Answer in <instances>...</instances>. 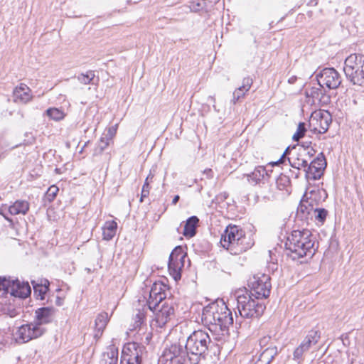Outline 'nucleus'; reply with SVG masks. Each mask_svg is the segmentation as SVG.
Here are the masks:
<instances>
[{"label": "nucleus", "mask_w": 364, "mask_h": 364, "mask_svg": "<svg viewBox=\"0 0 364 364\" xmlns=\"http://www.w3.org/2000/svg\"><path fill=\"white\" fill-rule=\"evenodd\" d=\"M310 144H311V142L306 143V144H297L296 146H304L305 147V146H311Z\"/></svg>", "instance_id": "nucleus-55"}, {"label": "nucleus", "mask_w": 364, "mask_h": 364, "mask_svg": "<svg viewBox=\"0 0 364 364\" xmlns=\"http://www.w3.org/2000/svg\"><path fill=\"white\" fill-rule=\"evenodd\" d=\"M0 291L2 295L10 294L14 297L24 299L31 293V288L28 282H21L18 279L10 280L0 277Z\"/></svg>", "instance_id": "nucleus-8"}, {"label": "nucleus", "mask_w": 364, "mask_h": 364, "mask_svg": "<svg viewBox=\"0 0 364 364\" xmlns=\"http://www.w3.org/2000/svg\"><path fill=\"white\" fill-rule=\"evenodd\" d=\"M109 139L106 138L105 136H102L100 138V142L98 144L97 147L95 149V154H101L109 144Z\"/></svg>", "instance_id": "nucleus-41"}, {"label": "nucleus", "mask_w": 364, "mask_h": 364, "mask_svg": "<svg viewBox=\"0 0 364 364\" xmlns=\"http://www.w3.org/2000/svg\"><path fill=\"white\" fill-rule=\"evenodd\" d=\"M161 284H154L149 294V298L156 300L158 303H161L165 298L164 294L161 293Z\"/></svg>", "instance_id": "nucleus-31"}, {"label": "nucleus", "mask_w": 364, "mask_h": 364, "mask_svg": "<svg viewBox=\"0 0 364 364\" xmlns=\"http://www.w3.org/2000/svg\"><path fill=\"white\" fill-rule=\"evenodd\" d=\"M307 97L313 98L314 102L317 100L321 101V97L323 95V90L320 88L312 87L310 90L306 92Z\"/></svg>", "instance_id": "nucleus-39"}, {"label": "nucleus", "mask_w": 364, "mask_h": 364, "mask_svg": "<svg viewBox=\"0 0 364 364\" xmlns=\"http://www.w3.org/2000/svg\"><path fill=\"white\" fill-rule=\"evenodd\" d=\"M188 354L185 345L173 343L164 349L159 361L164 364H186L190 363Z\"/></svg>", "instance_id": "nucleus-7"}, {"label": "nucleus", "mask_w": 364, "mask_h": 364, "mask_svg": "<svg viewBox=\"0 0 364 364\" xmlns=\"http://www.w3.org/2000/svg\"><path fill=\"white\" fill-rule=\"evenodd\" d=\"M153 177H154V176L151 173H149L148 175V176L146 177V178L145 179L144 183L147 182V183H150V182L152 181Z\"/></svg>", "instance_id": "nucleus-53"}, {"label": "nucleus", "mask_w": 364, "mask_h": 364, "mask_svg": "<svg viewBox=\"0 0 364 364\" xmlns=\"http://www.w3.org/2000/svg\"><path fill=\"white\" fill-rule=\"evenodd\" d=\"M316 154V151L311 146H288L283 153L281 158L274 164H279L284 162L286 157L289 165L298 170L301 168L304 169L308 166L309 161Z\"/></svg>", "instance_id": "nucleus-5"}, {"label": "nucleus", "mask_w": 364, "mask_h": 364, "mask_svg": "<svg viewBox=\"0 0 364 364\" xmlns=\"http://www.w3.org/2000/svg\"><path fill=\"white\" fill-rule=\"evenodd\" d=\"M326 167V160L321 152L309 164H308V166L304 169L306 178L312 180L320 178Z\"/></svg>", "instance_id": "nucleus-14"}, {"label": "nucleus", "mask_w": 364, "mask_h": 364, "mask_svg": "<svg viewBox=\"0 0 364 364\" xmlns=\"http://www.w3.org/2000/svg\"><path fill=\"white\" fill-rule=\"evenodd\" d=\"M321 338V333L319 331L312 329L309 331L304 339L301 343L306 346V348L310 350L311 346L316 345Z\"/></svg>", "instance_id": "nucleus-28"}, {"label": "nucleus", "mask_w": 364, "mask_h": 364, "mask_svg": "<svg viewBox=\"0 0 364 364\" xmlns=\"http://www.w3.org/2000/svg\"><path fill=\"white\" fill-rule=\"evenodd\" d=\"M45 329L33 323L22 325L16 332V340L21 343H26L42 336Z\"/></svg>", "instance_id": "nucleus-13"}, {"label": "nucleus", "mask_w": 364, "mask_h": 364, "mask_svg": "<svg viewBox=\"0 0 364 364\" xmlns=\"http://www.w3.org/2000/svg\"><path fill=\"white\" fill-rule=\"evenodd\" d=\"M278 353L279 350L276 346H267L259 355L260 362L269 364Z\"/></svg>", "instance_id": "nucleus-26"}, {"label": "nucleus", "mask_w": 364, "mask_h": 364, "mask_svg": "<svg viewBox=\"0 0 364 364\" xmlns=\"http://www.w3.org/2000/svg\"><path fill=\"white\" fill-rule=\"evenodd\" d=\"M316 120V127L314 128V132L319 134L326 133L332 122L331 114L328 111L319 112L314 117L313 121Z\"/></svg>", "instance_id": "nucleus-16"}, {"label": "nucleus", "mask_w": 364, "mask_h": 364, "mask_svg": "<svg viewBox=\"0 0 364 364\" xmlns=\"http://www.w3.org/2000/svg\"><path fill=\"white\" fill-rule=\"evenodd\" d=\"M252 296L247 293L237 296L238 311L243 318H259L263 314L266 309L263 302L253 299Z\"/></svg>", "instance_id": "nucleus-6"}, {"label": "nucleus", "mask_w": 364, "mask_h": 364, "mask_svg": "<svg viewBox=\"0 0 364 364\" xmlns=\"http://www.w3.org/2000/svg\"><path fill=\"white\" fill-rule=\"evenodd\" d=\"M259 195L265 200H273L277 198L274 188L265 183H263V186H261Z\"/></svg>", "instance_id": "nucleus-30"}, {"label": "nucleus", "mask_w": 364, "mask_h": 364, "mask_svg": "<svg viewBox=\"0 0 364 364\" xmlns=\"http://www.w3.org/2000/svg\"><path fill=\"white\" fill-rule=\"evenodd\" d=\"M95 77L93 71L90 70L86 74H80L77 76V80L84 85H89L92 82Z\"/></svg>", "instance_id": "nucleus-37"}, {"label": "nucleus", "mask_w": 364, "mask_h": 364, "mask_svg": "<svg viewBox=\"0 0 364 364\" xmlns=\"http://www.w3.org/2000/svg\"><path fill=\"white\" fill-rule=\"evenodd\" d=\"M148 196H142V193H141V197L139 201L142 203L144 200V198H147Z\"/></svg>", "instance_id": "nucleus-56"}, {"label": "nucleus", "mask_w": 364, "mask_h": 364, "mask_svg": "<svg viewBox=\"0 0 364 364\" xmlns=\"http://www.w3.org/2000/svg\"><path fill=\"white\" fill-rule=\"evenodd\" d=\"M361 70L360 68L358 67L355 69H353V75H346V77L354 85H363L364 84V79L360 80V77H361ZM363 75H362L363 76Z\"/></svg>", "instance_id": "nucleus-33"}, {"label": "nucleus", "mask_w": 364, "mask_h": 364, "mask_svg": "<svg viewBox=\"0 0 364 364\" xmlns=\"http://www.w3.org/2000/svg\"><path fill=\"white\" fill-rule=\"evenodd\" d=\"M271 341V337L269 336H265L262 338H261L259 341V346L261 348L267 347L269 344V343Z\"/></svg>", "instance_id": "nucleus-47"}, {"label": "nucleus", "mask_w": 364, "mask_h": 364, "mask_svg": "<svg viewBox=\"0 0 364 364\" xmlns=\"http://www.w3.org/2000/svg\"><path fill=\"white\" fill-rule=\"evenodd\" d=\"M55 309L53 307H42L36 311V323L40 326L42 324L48 323L52 321Z\"/></svg>", "instance_id": "nucleus-18"}, {"label": "nucleus", "mask_w": 364, "mask_h": 364, "mask_svg": "<svg viewBox=\"0 0 364 364\" xmlns=\"http://www.w3.org/2000/svg\"><path fill=\"white\" fill-rule=\"evenodd\" d=\"M151 186L149 183H144L142 186L141 193L142 196H149Z\"/></svg>", "instance_id": "nucleus-48"}, {"label": "nucleus", "mask_w": 364, "mask_h": 364, "mask_svg": "<svg viewBox=\"0 0 364 364\" xmlns=\"http://www.w3.org/2000/svg\"><path fill=\"white\" fill-rule=\"evenodd\" d=\"M118 348L114 345L108 346L101 355L99 364H117Z\"/></svg>", "instance_id": "nucleus-19"}, {"label": "nucleus", "mask_w": 364, "mask_h": 364, "mask_svg": "<svg viewBox=\"0 0 364 364\" xmlns=\"http://www.w3.org/2000/svg\"><path fill=\"white\" fill-rule=\"evenodd\" d=\"M362 63H360V70H361V75H363V76H361L360 77V80H361L362 79H364V55L363 57V59H362Z\"/></svg>", "instance_id": "nucleus-51"}, {"label": "nucleus", "mask_w": 364, "mask_h": 364, "mask_svg": "<svg viewBox=\"0 0 364 364\" xmlns=\"http://www.w3.org/2000/svg\"><path fill=\"white\" fill-rule=\"evenodd\" d=\"M309 350L306 348L305 345L300 343V345L294 350L293 353V359L298 363H300L301 360H303L304 354Z\"/></svg>", "instance_id": "nucleus-34"}, {"label": "nucleus", "mask_w": 364, "mask_h": 364, "mask_svg": "<svg viewBox=\"0 0 364 364\" xmlns=\"http://www.w3.org/2000/svg\"><path fill=\"white\" fill-rule=\"evenodd\" d=\"M14 101L26 104L32 100L31 90L24 83H21L13 91Z\"/></svg>", "instance_id": "nucleus-17"}, {"label": "nucleus", "mask_w": 364, "mask_h": 364, "mask_svg": "<svg viewBox=\"0 0 364 364\" xmlns=\"http://www.w3.org/2000/svg\"><path fill=\"white\" fill-rule=\"evenodd\" d=\"M247 91H245V89H242L241 87H239L237 89L235 90L233 92V97H232V102L235 104L237 101L240 100V98L243 97L245 95V92Z\"/></svg>", "instance_id": "nucleus-44"}, {"label": "nucleus", "mask_w": 364, "mask_h": 364, "mask_svg": "<svg viewBox=\"0 0 364 364\" xmlns=\"http://www.w3.org/2000/svg\"><path fill=\"white\" fill-rule=\"evenodd\" d=\"M306 132V124L304 122H299L296 133L293 135L292 139L294 141H297L302 138Z\"/></svg>", "instance_id": "nucleus-38"}, {"label": "nucleus", "mask_w": 364, "mask_h": 364, "mask_svg": "<svg viewBox=\"0 0 364 364\" xmlns=\"http://www.w3.org/2000/svg\"><path fill=\"white\" fill-rule=\"evenodd\" d=\"M31 284L34 295L36 298L41 300L44 299L45 294L49 289L50 282L48 280L46 279H38L37 280H32Z\"/></svg>", "instance_id": "nucleus-20"}, {"label": "nucleus", "mask_w": 364, "mask_h": 364, "mask_svg": "<svg viewBox=\"0 0 364 364\" xmlns=\"http://www.w3.org/2000/svg\"><path fill=\"white\" fill-rule=\"evenodd\" d=\"M253 80L251 77H245L242 80V84L240 86L242 89H245V91H249L252 85Z\"/></svg>", "instance_id": "nucleus-46"}, {"label": "nucleus", "mask_w": 364, "mask_h": 364, "mask_svg": "<svg viewBox=\"0 0 364 364\" xmlns=\"http://www.w3.org/2000/svg\"><path fill=\"white\" fill-rule=\"evenodd\" d=\"M186 253L181 246L176 247L169 255L168 268L170 275L178 281L181 278V270L184 267Z\"/></svg>", "instance_id": "nucleus-11"}, {"label": "nucleus", "mask_w": 364, "mask_h": 364, "mask_svg": "<svg viewBox=\"0 0 364 364\" xmlns=\"http://www.w3.org/2000/svg\"><path fill=\"white\" fill-rule=\"evenodd\" d=\"M270 279L266 274H257L250 279L248 285L251 288V295L257 299L267 298L272 288Z\"/></svg>", "instance_id": "nucleus-9"}, {"label": "nucleus", "mask_w": 364, "mask_h": 364, "mask_svg": "<svg viewBox=\"0 0 364 364\" xmlns=\"http://www.w3.org/2000/svg\"><path fill=\"white\" fill-rule=\"evenodd\" d=\"M277 188L279 191H285L286 195L291 193V181L289 176L284 174H280L276 180Z\"/></svg>", "instance_id": "nucleus-29"}, {"label": "nucleus", "mask_w": 364, "mask_h": 364, "mask_svg": "<svg viewBox=\"0 0 364 364\" xmlns=\"http://www.w3.org/2000/svg\"><path fill=\"white\" fill-rule=\"evenodd\" d=\"M314 206L309 200H301L297 208V214L309 215L313 211Z\"/></svg>", "instance_id": "nucleus-32"}, {"label": "nucleus", "mask_w": 364, "mask_h": 364, "mask_svg": "<svg viewBox=\"0 0 364 364\" xmlns=\"http://www.w3.org/2000/svg\"><path fill=\"white\" fill-rule=\"evenodd\" d=\"M116 129L114 127H109L107 130V133L105 134V137L112 140L116 134Z\"/></svg>", "instance_id": "nucleus-49"}, {"label": "nucleus", "mask_w": 364, "mask_h": 364, "mask_svg": "<svg viewBox=\"0 0 364 364\" xmlns=\"http://www.w3.org/2000/svg\"><path fill=\"white\" fill-rule=\"evenodd\" d=\"M316 238L310 230H293L285 242L286 250L292 259H299L304 257L311 258L318 247H315Z\"/></svg>", "instance_id": "nucleus-1"}, {"label": "nucleus", "mask_w": 364, "mask_h": 364, "mask_svg": "<svg viewBox=\"0 0 364 364\" xmlns=\"http://www.w3.org/2000/svg\"><path fill=\"white\" fill-rule=\"evenodd\" d=\"M201 320L205 325L218 326L220 328L233 323L232 311L223 301L220 304L213 303L204 307Z\"/></svg>", "instance_id": "nucleus-4"}, {"label": "nucleus", "mask_w": 364, "mask_h": 364, "mask_svg": "<svg viewBox=\"0 0 364 364\" xmlns=\"http://www.w3.org/2000/svg\"><path fill=\"white\" fill-rule=\"evenodd\" d=\"M146 348L136 342L128 343L124 346L120 364H141Z\"/></svg>", "instance_id": "nucleus-10"}, {"label": "nucleus", "mask_w": 364, "mask_h": 364, "mask_svg": "<svg viewBox=\"0 0 364 364\" xmlns=\"http://www.w3.org/2000/svg\"><path fill=\"white\" fill-rule=\"evenodd\" d=\"M316 79L321 87H326L328 89H336L341 83L339 73L333 68L323 69L316 75Z\"/></svg>", "instance_id": "nucleus-12"}, {"label": "nucleus", "mask_w": 364, "mask_h": 364, "mask_svg": "<svg viewBox=\"0 0 364 364\" xmlns=\"http://www.w3.org/2000/svg\"><path fill=\"white\" fill-rule=\"evenodd\" d=\"M363 57L360 54H351L346 59L343 68L346 75H353V69L360 67Z\"/></svg>", "instance_id": "nucleus-21"}, {"label": "nucleus", "mask_w": 364, "mask_h": 364, "mask_svg": "<svg viewBox=\"0 0 364 364\" xmlns=\"http://www.w3.org/2000/svg\"><path fill=\"white\" fill-rule=\"evenodd\" d=\"M47 115L52 119L59 121L64 117V113L63 111L57 108H49L46 110Z\"/></svg>", "instance_id": "nucleus-35"}, {"label": "nucleus", "mask_w": 364, "mask_h": 364, "mask_svg": "<svg viewBox=\"0 0 364 364\" xmlns=\"http://www.w3.org/2000/svg\"><path fill=\"white\" fill-rule=\"evenodd\" d=\"M59 189L56 186H51L48 188L47 192L45 194L44 200L49 203H51L55 198Z\"/></svg>", "instance_id": "nucleus-36"}, {"label": "nucleus", "mask_w": 364, "mask_h": 364, "mask_svg": "<svg viewBox=\"0 0 364 364\" xmlns=\"http://www.w3.org/2000/svg\"><path fill=\"white\" fill-rule=\"evenodd\" d=\"M211 339L203 330L193 331L186 338L185 346L189 353L191 364H203L206 360Z\"/></svg>", "instance_id": "nucleus-2"}, {"label": "nucleus", "mask_w": 364, "mask_h": 364, "mask_svg": "<svg viewBox=\"0 0 364 364\" xmlns=\"http://www.w3.org/2000/svg\"><path fill=\"white\" fill-rule=\"evenodd\" d=\"M266 175H267V173L265 167L258 166L252 173L247 174V177L249 182H252L255 184H257L260 182Z\"/></svg>", "instance_id": "nucleus-27"}, {"label": "nucleus", "mask_w": 364, "mask_h": 364, "mask_svg": "<svg viewBox=\"0 0 364 364\" xmlns=\"http://www.w3.org/2000/svg\"><path fill=\"white\" fill-rule=\"evenodd\" d=\"M109 317L107 312H102L97 316L95 321L94 338L98 340L102 335L105 328L108 323Z\"/></svg>", "instance_id": "nucleus-22"}, {"label": "nucleus", "mask_w": 364, "mask_h": 364, "mask_svg": "<svg viewBox=\"0 0 364 364\" xmlns=\"http://www.w3.org/2000/svg\"><path fill=\"white\" fill-rule=\"evenodd\" d=\"M313 211L316 214V220L321 223H323L328 215V211L324 208H314Z\"/></svg>", "instance_id": "nucleus-40"}, {"label": "nucleus", "mask_w": 364, "mask_h": 364, "mask_svg": "<svg viewBox=\"0 0 364 364\" xmlns=\"http://www.w3.org/2000/svg\"><path fill=\"white\" fill-rule=\"evenodd\" d=\"M297 80V77L295 76V75H293L291 77H290L289 79H288V82L289 84H294L296 82V81Z\"/></svg>", "instance_id": "nucleus-52"}, {"label": "nucleus", "mask_w": 364, "mask_h": 364, "mask_svg": "<svg viewBox=\"0 0 364 364\" xmlns=\"http://www.w3.org/2000/svg\"><path fill=\"white\" fill-rule=\"evenodd\" d=\"M321 101L323 104L327 105L330 102V97L328 95H326L324 93L321 97Z\"/></svg>", "instance_id": "nucleus-50"}, {"label": "nucleus", "mask_w": 364, "mask_h": 364, "mask_svg": "<svg viewBox=\"0 0 364 364\" xmlns=\"http://www.w3.org/2000/svg\"><path fill=\"white\" fill-rule=\"evenodd\" d=\"M221 246L234 255H240L249 250L253 245L245 232L236 225H228L221 236Z\"/></svg>", "instance_id": "nucleus-3"}, {"label": "nucleus", "mask_w": 364, "mask_h": 364, "mask_svg": "<svg viewBox=\"0 0 364 364\" xmlns=\"http://www.w3.org/2000/svg\"><path fill=\"white\" fill-rule=\"evenodd\" d=\"M199 223V219L196 216H191L186 221L183 235L186 237H193L196 234V229Z\"/></svg>", "instance_id": "nucleus-23"}, {"label": "nucleus", "mask_w": 364, "mask_h": 364, "mask_svg": "<svg viewBox=\"0 0 364 364\" xmlns=\"http://www.w3.org/2000/svg\"><path fill=\"white\" fill-rule=\"evenodd\" d=\"M179 198H180V197H179V196H178V195L175 196L173 197V198L172 203H173V205H176V204L178 203V201Z\"/></svg>", "instance_id": "nucleus-54"}, {"label": "nucleus", "mask_w": 364, "mask_h": 364, "mask_svg": "<svg viewBox=\"0 0 364 364\" xmlns=\"http://www.w3.org/2000/svg\"><path fill=\"white\" fill-rule=\"evenodd\" d=\"M29 210V203L26 200H16L9 208L11 215L23 214L25 215Z\"/></svg>", "instance_id": "nucleus-25"}, {"label": "nucleus", "mask_w": 364, "mask_h": 364, "mask_svg": "<svg viewBox=\"0 0 364 364\" xmlns=\"http://www.w3.org/2000/svg\"><path fill=\"white\" fill-rule=\"evenodd\" d=\"M160 304L161 303H158L156 300L150 298H149L147 301L148 308L154 312L156 311L161 306Z\"/></svg>", "instance_id": "nucleus-45"}, {"label": "nucleus", "mask_w": 364, "mask_h": 364, "mask_svg": "<svg viewBox=\"0 0 364 364\" xmlns=\"http://www.w3.org/2000/svg\"><path fill=\"white\" fill-rule=\"evenodd\" d=\"M117 223L114 220L105 222L102 227V236L105 240H111L116 235Z\"/></svg>", "instance_id": "nucleus-24"}, {"label": "nucleus", "mask_w": 364, "mask_h": 364, "mask_svg": "<svg viewBox=\"0 0 364 364\" xmlns=\"http://www.w3.org/2000/svg\"><path fill=\"white\" fill-rule=\"evenodd\" d=\"M145 319L146 314L144 309L142 311L138 310V313L135 316L134 328H139L144 323Z\"/></svg>", "instance_id": "nucleus-42"}, {"label": "nucleus", "mask_w": 364, "mask_h": 364, "mask_svg": "<svg viewBox=\"0 0 364 364\" xmlns=\"http://www.w3.org/2000/svg\"><path fill=\"white\" fill-rule=\"evenodd\" d=\"M155 321L157 326L163 328L174 316V308L171 304L164 302L156 311Z\"/></svg>", "instance_id": "nucleus-15"}, {"label": "nucleus", "mask_w": 364, "mask_h": 364, "mask_svg": "<svg viewBox=\"0 0 364 364\" xmlns=\"http://www.w3.org/2000/svg\"><path fill=\"white\" fill-rule=\"evenodd\" d=\"M205 1L204 0L200 1H192L190 3V5L188 6V9L190 11L192 12H198L205 7Z\"/></svg>", "instance_id": "nucleus-43"}]
</instances>
